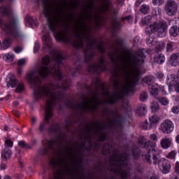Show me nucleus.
<instances>
[{"label": "nucleus", "mask_w": 179, "mask_h": 179, "mask_svg": "<svg viewBox=\"0 0 179 179\" xmlns=\"http://www.w3.org/2000/svg\"><path fill=\"white\" fill-rule=\"evenodd\" d=\"M145 61V56L140 53L136 57L128 55H122L120 57V62L122 65V70L126 75V80L123 84L115 81L113 84L114 89L120 90L118 94L112 96L107 101L109 104H114L118 99H122L124 96H128L129 93L135 92V86L139 82L141 75V64Z\"/></svg>", "instance_id": "obj_2"}, {"label": "nucleus", "mask_w": 179, "mask_h": 179, "mask_svg": "<svg viewBox=\"0 0 179 179\" xmlns=\"http://www.w3.org/2000/svg\"><path fill=\"white\" fill-rule=\"evenodd\" d=\"M12 156V151L8 148H6L1 154V157L3 160H8L10 159V157Z\"/></svg>", "instance_id": "obj_20"}, {"label": "nucleus", "mask_w": 179, "mask_h": 179, "mask_svg": "<svg viewBox=\"0 0 179 179\" xmlns=\"http://www.w3.org/2000/svg\"><path fill=\"white\" fill-rule=\"evenodd\" d=\"M146 83L148 85V89L152 96H157L159 94V85L157 83H150V77H147L143 79V83Z\"/></svg>", "instance_id": "obj_13"}, {"label": "nucleus", "mask_w": 179, "mask_h": 179, "mask_svg": "<svg viewBox=\"0 0 179 179\" xmlns=\"http://www.w3.org/2000/svg\"><path fill=\"white\" fill-rule=\"evenodd\" d=\"M43 48L46 50H50L52 46V43L51 42V38H50V34H45L43 38Z\"/></svg>", "instance_id": "obj_15"}, {"label": "nucleus", "mask_w": 179, "mask_h": 179, "mask_svg": "<svg viewBox=\"0 0 179 179\" xmlns=\"http://www.w3.org/2000/svg\"><path fill=\"white\" fill-rule=\"evenodd\" d=\"M164 10L168 16H176L178 10V4L174 0H168L165 3Z\"/></svg>", "instance_id": "obj_8"}, {"label": "nucleus", "mask_w": 179, "mask_h": 179, "mask_svg": "<svg viewBox=\"0 0 179 179\" xmlns=\"http://www.w3.org/2000/svg\"><path fill=\"white\" fill-rule=\"evenodd\" d=\"M18 146H20V148H27V145L24 141H19Z\"/></svg>", "instance_id": "obj_44"}, {"label": "nucleus", "mask_w": 179, "mask_h": 179, "mask_svg": "<svg viewBox=\"0 0 179 179\" xmlns=\"http://www.w3.org/2000/svg\"><path fill=\"white\" fill-rule=\"evenodd\" d=\"M23 72V70L22 69H19L17 71V75H22V73Z\"/></svg>", "instance_id": "obj_52"}, {"label": "nucleus", "mask_w": 179, "mask_h": 179, "mask_svg": "<svg viewBox=\"0 0 179 179\" xmlns=\"http://www.w3.org/2000/svg\"><path fill=\"white\" fill-rule=\"evenodd\" d=\"M172 99H173V100H175L176 101H177V99H176V96H172Z\"/></svg>", "instance_id": "obj_59"}, {"label": "nucleus", "mask_w": 179, "mask_h": 179, "mask_svg": "<svg viewBox=\"0 0 179 179\" xmlns=\"http://www.w3.org/2000/svg\"><path fill=\"white\" fill-rule=\"evenodd\" d=\"M176 142L179 143V134L176 137Z\"/></svg>", "instance_id": "obj_56"}, {"label": "nucleus", "mask_w": 179, "mask_h": 179, "mask_svg": "<svg viewBox=\"0 0 179 179\" xmlns=\"http://www.w3.org/2000/svg\"><path fill=\"white\" fill-rule=\"evenodd\" d=\"M160 110V106L157 102H152L150 103V110L152 113H157Z\"/></svg>", "instance_id": "obj_28"}, {"label": "nucleus", "mask_w": 179, "mask_h": 179, "mask_svg": "<svg viewBox=\"0 0 179 179\" xmlns=\"http://www.w3.org/2000/svg\"><path fill=\"white\" fill-rule=\"evenodd\" d=\"M24 22L26 26L30 27L32 29H36V27H37V23L36 22V20H34V19L30 15H27L25 17Z\"/></svg>", "instance_id": "obj_17"}, {"label": "nucleus", "mask_w": 179, "mask_h": 179, "mask_svg": "<svg viewBox=\"0 0 179 179\" xmlns=\"http://www.w3.org/2000/svg\"><path fill=\"white\" fill-rule=\"evenodd\" d=\"M4 130H5V131H8V126H5V127H4Z\"/></svg>", "instance_id": "obj_61"}, {"label": "nucleus", "mask_w": 179, "mask_h": 179, "mask_svg": "<svg viewBox=\"0 0 179 179\" xmlns=\"http://www.w3.org/2000/svg\"><path fill=\"white\" fill-rule=\"evenodd\" d=\"M16 113H17V117H18V115H20L19 112H16Z\"/></svg>", "instance_id": "obj_63"}, {"label": "nucleus", "mask_w": 179, "mask_h": 179, "mask_svg": "<svg viewBox=\"0 0 179 179\" xmlns=\"http://www.w3.org/2000/svg\"><path fill=\"white\" fill-rule=\"evenodd\" d=\"M174 50V43L169 42L166 46V51H173Z\"/></svg>", "instance_id": "obj_37"}, {"label": "nucleus", "mask_w": 179, "mask_h": 179, "mask_svg": "<svg viewBox=\"0 0 179 179\" xmlns=\"http://www.w3.org/2000/svg\"><path fill=\"white\" fill-rule=\"evenodd\" d=\"M152 21V16L150 15H148L145 16V17H143L141 20V23L142 24L145 25V24H149V23H150V22Z\"/></svg>", "instance_id": "obj_32"}, {"label": "nucleus", "mask_w": 179, "mask_h": 179, "mask_svg": "<svg viewBox=\"0 0 179 179\" xmlns=\"http://www.w3.org/2000/svg\"><path fill=\"white\" fill-rule=\"evenodd\" d=\"M159 90H161L162 94H167V93H166V91H164V87H159Z\"/></svg>", "instance_id": "obj_50"}, {"label": "nucleus", "mask_w": 179, "mask_h": 179, "mask_svg": "<svg viewBox=\"0 0 179 179\" xmlns=\"http://www.w3.org/2000/svg\"><path fill=\"white\" fill-rule=\"evenodd\" d=\"M171 112L173 113V114H178V113H179V106L172 107Z\"/></svg>", "instance_id": "obj_42"}, {"label": "nucleus", "mask_w": 179, "mask_h": 179, "mask_svg": "<svg viewBox=\"0 0 179 179\" xmlns=\"http://www.w3.org/2000/svg\"><path fill=\"white\" fill-rule=\"evenodd\" d=\"M26 62H27V59H20L17 62L18 66H24L26 65Z\"/></svg>", "instance_id": "obj_36"}, {"label": "nucleus", "mask_w": 179, "mask_h": 179, "mask_svg": "<svg viewBox=\"0 0 179 179\" xmlns=\"http://www.w3.org/2000/svg\"><path fill=\"white\" fill-rule=\"evenodd\" d=\"M159 122H160V117L157 115H152L149 117V122L145 121L142 124V127L143 129H152V128L156 127Z\"/></svg>", "instance_id": "obj_11"}, {"label": "nucleus", "mask_w": 179, "mask_h": 179, "mask_svg": "<svg viewBox=\"0 0 179 179\" xmlns=\"http://www.w3.org/2000/svg\"><path fill=\"white\" fill-rule=\"evenodd\" d=\"M3 59L6 62H12L13 59H15V55L13 53H6L3 57Z\"/></svg>", "instance_id": "obj_27"}, {"label": "nucleus", "mask_w": 179, "mask_h": 179, "mask_svg": "<svg viewBox=\"0 0 179 179\" xmlns=\"http://www.w3.org/2000/svg\"><path fill=\"white\" fill-rule=\"evenodd\" d=\"M173 89H174V91L176 92V93H179V80L175 85V86L173 87Z\"/></svg>", "instance_id": "obj_45"}, {"label": "nucleus", "mask_w": 179, "mask_h": 179, "mask_svg": "<svg viewBox=\"0 0 179 179\" xmlns=\"http://www.w3.org/2000/svg\"><path fill=\"white\" fill-rule=\"evenodd\" d=\"M154 6H162L164 3V0H152Z\"/></svg>", "instance_id": "obj_34"}, {"label": "nucleus", "mask_w": 179, "mask_h": 179, "mask_svg": "<svg viewBox=\"0 0 179 179\" xmlns=\"http://www.w3.org/2000/svg\"><path fill=\"white\" fill-rule=\"evenodd\" d=\"M154 161V164H158L160 170L162 171L164 174H167L168 173H170V170L171 169V165L170 164V162L169 160L162 158L160 160H159L158 158Z\"/></svg>", "instance_id": "obj_9"}, {"label": "nucleus", "mask_w": 179, "mask_h": 179, "mask_svg": "<svg viewBox=\"0 0 179 179\" xmlns=\"http://www.w3.org/2000/svg\"><path fill=\"white\" fill-rule=\"evenodd\" d=\"M64 57H55V66H48L50 57H43L42 64L36 69L27 73L26 79L34 90L36 100L46 98L45 119L40 124L39 130L43 131L52 126V107L58 101L59 96L57 91L59 89L66 90L69 87L65 77L59 71V65Z\"/></svg>", "instance_id": "obj_1"}, {"label": "nucleus", "mask_w": 179, "mask_h": 179, "mask_svg": "<svg viewBox=\"0 0 179 179\" xmlns=\"http://www.w3.org/2000/svg\"><path fill=\"white\" fill-rule=\"evenodd\" d=\"M117 163L120 167H125V166H127V163H128V158H127L125 155L120 157L118 158Z\"/></svg>", "instance_id": "obj_21"}, {"label": "nucleus", "mask_w": 179, "mask_h": 179, "mask_svg": "<svg viewBox=\"0 0 179 179\" xmlns=\"http://www.w3.org/2000/svg\"><path fill=\"white\" fill-rule=\"evenodd\" d=\"M6 82L7 83L8 87H12L13 89H15L16 93H20V92H23L24 90V85L22 83H20L15 75L13 73H9L6 76Z\"/></svg>", "instance_id": "obj_7"}, {"label": "nucleus", "mask_w": 179, "mask_h": 179, "mask_svg": "<svg viewBox=\"0 0 179 179\" xmlns=\"http://www.w3.org/2000/svg\"><path fill=\"white\" fill-rule=\"evenodd\" d=\"M173 177L172 178L174 179H179V162H176L175 164V173L173 174Z\"/></svg>", "instance_id": "obj_30"}, {"label": "nucleus", "mask_w": 179, "mask_h": 179, "mask_svg": "<svg viewBox=\"0 0 179 179\" xmlns=\"http://www.w3.org/2000/svg\"><path fill=\"white\" fill-rule=\"evenodd\" d=\"M101 1L104 3V5L102 6V8L101 9V11L107 12V10H110V4L107 3L108 0H101Z\"/></svg>", "instance_id": "obj_31"}, {"label": "nucleus", "mask_w": 179, "mask_h": 179, "mask_svg": "<svg viewBox=\"0 0 179 179\" xmlns=\"http://www.w3.org/2000/svg\"><path fill=\"white\" fill-rule=\"evenodd\" d=\"M169 64L172 66H178L179 65V54H173L171 56Z\"/></svg>", "instance_id": "obj_19"}, {"label": "nucleus", "mask_w": 179, "mask_h": 179, "mask_svg": "<svg viewBox=\"0 0 179 179\" xmlns=\"http://www.w3.org/2000/svg\"><path fill=\"white\" fill-rule=\"evenodd\" d=\"M39 49H40V43L38 41H35L34 47V53L36 54V52H38Z\"/></svg>", "instance_id": "obj_40"}, {"label": "nucleus", "mask_w": 179, "mask_h": 179, "mask_svg": "<svg viewBox=\"0 0 179 179\" xmlns=\"http://www.w3.org/2000/svg\"><path fill=\"white\" fill-rule=\"evenodd\" d=\"M10 15H12V12L8 7H0V16H10ZM0 27L6 34L11 36L15 40H20L23 37V34L19 30V20L15 17H13L10 24H3L0 17Z\"/></svg>", "instance_id": "obj_4"}, {"label": "nucleus", "mask_w": 179, "mask_h": 179, "mask_svg": "<svg viewBox=\"0 0 179 179\" xmlns=\"http://www.w3.org/2000/svg\"><path fill=\"white\" fill-rule=\"evenodd\" d=\"M47 153H48V149L45 148V149L43 150V155H47Z\"/></svg>", "instance_id": "obj_55"}, {"label": "nucleus", "mask_w": 179, "mask_h": 179, "mask_svg": "<svg viewBox=\"0 0 179 179\" xmlns=\"http://www.w3.org/2000/svg\"><path fill=\"white\" fill-rule=\"evenodd\" d=\"M84 43H83V38L82 36H79L77 41L73 43V46L76 48H83Z\"/></svg>", "instance_id": "obj_24"}, {"label": "nucleus", "mask_w": 179, "mask_h": 179, "mask_svg": "<svg viewBox=\"0 0 179 179\" xmlns=\"http://www.w3.org/2000/svg\"><path fill=\"white\" fill-rule=\"evenodd\" d=\"M177 153L175 151H171L167 155L168 159H176Z\"/></svg>", "instance_id": "obj_41"}, {"label": "nucleus", "mask_w": 179, "mask_h": 179, "mask_svg": "<svg viewBox=\"0 0 179 179\" xmlns=\"http://www.w3.org/2000/svg\"><path fill=\"white\" fill-rule=\"evenodd\" d=\"M158 100L162 106H169V101L167 98L162 97L159 98Z\"/></svg>", "instance_id": "obj_33"}, {"label": "nucleus", "mask_w": 179, "mask_h": 179, "mask_svg": "<svg viewBox=\"0 0 179 179\" xmlns=\"http://www.w3.org/2000/svg\"><path fill=\"white\" fill-rule=\"evenodd\" d=\"M147 43L148 44H152V45H153V44H155V39H153L152 38H148L147 39Z\"/></svg>", "instance_id": "obj_46"}, {"label": "nucleus", "mask_w": 179, "mask_h": 179, "mask_svg": "<svg viewBox=\"0 0 179 179\" xmlns=\"http://www.w3.org/2000/svg\"><path fill=\"white\" fill-rule=\"evenodd\" d=\"M3 50V46H2L1 41H0V50Z\"/></svg>", "instance_id": "obj_58"}, {"label": "nucleus", "mask_w": 179, "mask_h": 179, "mask_svg": "<svg viewBox=\"0 0 179 179\" xmlns=\"http://www.w3.org/2000/svg\"><path fill=\"white\" fill-rule=\"evenodd\" d=\"M2 2H3V0H0V3H2Z\"/></svg>", "instance_id": "obj_64"}, {"label": "nucleus", "mask_w": 179, "mask_h": 179, "mask_svg": "<svg viewBox=\"0 0 179 179\" xmlns=\"http://www.w3.org/2000/svg\"><path fill=\"white\" fill-rule=\"evenodd\" d=\"M3 179H11L10 176H6Z\"/></svg>", "instance_id": "obj_60"}, {"label": "nucleus", "mask_w": 179, "mask_h": 179, "mask_svg": "<svg viewBox=\"0 0 179 179\" xmlns=\"http://www.w3.org/2000/svg\"><path fill=\"white\" fill-rule=\"evenodd\" d=\"M154 61L157 64H163L166 61V57H164V55L163 54H157L154 57Z\"/></svg>", "instance_id": "obj_22"}, {"label": "nucleus", "mask_w": 179, "mask_h": 179, "mask_svg": "<svg viewBox=\"0 0 179 179\" xmlns=\"http://www.w3.org/2000/svg\"><path fill=\"white\" fill-rule=\"evenodd\" d=\"M173 139L171 138L164 137L160 141L161 148L162 149H169L171 146Z\"/></svg>", "instance_id": "obj_16"}, {"label": "nucleus", "mask_w": 179, "mask_h": 179, "mask_svg": "<svg viewBox=\"0 0 179 179\" xmlns=\"http://www.w3.org/2000/svg\"><path fill=\"white\" fill-rule=\"evenodd\" d=\"M169 34L171 37H177L179 34V29L177 26H172L169 29Z\"/></svg>", "instance_id": "obj_23"}, {"label": "nucleus", "mask_w": 179, "mask_h": 179, "mask_svg": "<svg viewBox=\"0 0 179 179\" xmlns=\"http://www.w3.org/2000/svg\"><path fill=\"white\" fill-rule=\"evenodd\" d=\"M179 78L178 76L176 74H169L166 79V83L169 87V93L173 92V87L178 83Z\"/></svg>", "instance_id": "obj_12"}, {"label": "nucleus", "mask_w": 179, "mask_h": 179, "mask_svg": "<svg viewBox=\"0 0 179 179\" xmlns=\"http://www.w3.org/2000/svg\"><path fill=\"white\" fill-rule=\"evenodd\" d=\"M36 121H37V118L36 117H32V119H31L32 124H36Z\"/></svg>", "instance_id": "obj_53"}, {"label": "nucleus", "mask_w": 179, "mask_h": 179, "mask_svg": "<svg viewBox=\"0 0 179 179\" xmlns=\"http://www.w3.org/2000/svg\"><path fill=\"white\" fill-rule=\"evenodd\" d=\"M52 145H54V141H50V142L48 144V149H52Z\"/></svg>", "instance_id": "obj_49"}, {"label": "nucleus", "mask_w": 179, "mask_h": 179, "mask_svg": "<svg viewBox=\"0 0 179 179\" xmlns=\"http://www.w3.org/2000/svg\"><path fill=\"white\" fill-rule=\"evenodd\" d=\"M127 177H128V173H123L122 174V178H123V179H127Z\"/></svg>", "instance_id": "obj_51"}, {"label": "nucleus", "mask_w": 179, "mask_h": 179, "mask_svg": "<svg viewBox=\"0 0 179 179\" xmlns=\"http://www.w3.org/2000/svg\"><path fill=\"white\" fill-rule=\"evenodd\" d=\"M167 23L166 22H156L145 29L146 34H155L157 37H166Z\"/></svg>", "instance_id": "obj_6"}, {"label": "nucleus", "mask_w": 179, "mask_h": 179, "mask_svg": "<svg viewBox=\"0 0 179 179\" xmlns=\"http://www.w3.org/2000/svg\"><path fill=\"white\" fill-rule=\"evenodd\" d=\"M43 14L48 20V27L52 32L55 38L57 41L69 43V37L66 32L61 28L59 18L54 13L51 6H45Z\"/></svg>", "instance_id": "obj_3"}, {"label": "nucleus", "mask_w": 179, "mask_h": 179, "mask_svg": "<svg viewBox=\"0 0 179 179\" xmlns=\"http://www.w3.org/2000/svg\"><path fill=\"white\" fill-rule=\"evenodd\" d=\"M140 12L144 15H146L150 12V7L148 5L143 4L141 6Z\"/></svg>", "instance_id": "obj_29"}, {"label": "nucleus", "mask_w": 179, "mask_h": 179, "mask_svg": "<svg viewBox=\"0 0 179 179\" xmlns=\"http://www.w3.org/2000/svg\"><path fill=\"white\" fill-rule=\"evenodd\" d=\"M140 100L141 101H146L148 100V93L147 92H143L140 95Z\"/></svg>", "instance_id": "obj_38"}, {"label": "nucleus", "mask_w": 179, "mask_h": 179, "mask_svg": "<svg viewBox=\"0 0 179 179\" xmlns=\"http://www.w3.org/2000/svg\"><path fill=\"white\" fill-rule=\"evenodd\" d=\"M136 113L139 117H143V115H145L146 113H148V111L146 110V105H138L136 110Z\"/></svg>", "instance_id": "obj_18"}, {"label": "nucleus", "mask_w": 179, "mask_h": 179, "mask_svg": "<svg viewBox=\"0 0 179 179\" xmlns=\"http://www.w3.org/2000/svg\"><path fill=\"white\" fill-rule=\"evenodd\" d=\"M62 162V159H57L54 158L52 160H50V164H52V166H57V164H58L59 163H61Z\"/></svg>", "instance_id": "obj_39"}, {"label": "nucleus", "mask_w": 179, "mask_h": 179, "mask_svg": "<svg viewBox=\"0 0 179 179\" xmlns=\"http://www.w3.org/2000/svg\"><path fill=\"white\" fill-rule=\"evenodd\" d=\"M150 179H158V178H157V177H156V176H153V177H152Z\"/></svg>", "instance_id": "obj_62"}, {"label": "nucleus", "mask_w": 179, "mask_h": 179, "mask_svg": "<svg viewBox=\"0 0 179 179\" xmlns=\"http://www.w3.org/2000/svg\"><path fill=\"white\" fill-rule=\"evenodd\" d=\"M14 51L15 54H20L23 51V48L17 46L14 48Z\"/></svg>", "instance_id": "obj_43"}, {"label": "nucleus", "mask_w": 179, "mask_h": 179, "mask_svg": "<svg viewBox=\"0 0 179 179\" xmlns=\"http://www.w3.org/2000/svg\"><path fill=\"white\" fill-rule=\"evenodd\" d=\"M90 72H101L103 71H106V64H104V59L101 58L99 64H93L90 66Z\"/></svg>", "instance_id": "obj_14"}, {"label": "nucleus", "mask_w": 179, "mask_h": 179, "mask_svg": "<svg viewBox=\"0 0 179 179\" xmlns=\"http://www.w3.org/2000/svg\"><path fill=\"white\" fill-rule=\"evenodd\" d=\"M157 78H158V79H163V78H164V74H163L162 72H158L157 73Z\"/></svg>", "instance_id": "obj_47"}, {"label": "nucleus", "mask_w": 179, "mask_h": 179, "mask_svg": "<svg viewBox=\"0 0 179 179\" xmlns=\"http://www.w3.org/2000/svg\"><path fill=\"white\" fill-rule=\"evenodd\" d=\"M149 138L150 141H152V142H146V138L143 136L139 138L138 142L140 145L145 148L148 152L147 154L144 153L143 155V157H144V159H145L148 163L152 164V160H157V159L159 158V155L156 153V151L157 150L156 142L159 141V138L155 134H150Z\"/></svg>", "instance_id": "obj_5"}, {"label": "nucleus", "mask_w": 179, "mask_h": 179, "mask_svg": "<svg viewBox=\"0 0 179 179\" xmlns=\"http://www.w3.org/2000/svg\"><path fill=\"white\" fill-rule=\"evenodd\" d=\"M5 147L6 148H13V141L9 138H6L5 141Z\"/></svg>", "instance_id": "obj_35"}, {"label": "nucleus", "mask_w": 179, "mask_h": 179, "mask_svg": "<svg viewBox=\"0 0 179 179\" xmlns=\"http://www.w3.org/2000/svg\"><path fill=\"white\" fill-rule=\"evenodd\" d=\"M12 44V39L10 38H6L3 42V50H8Z\"/></svg>", "instance_id": "obj_26"}, {"label": "nucleus", "mask_w": 179, "mask_h": 179, "mask_svg": "<svg viewBox=\"0 0 179 179\" xmlns=\"http://www.w3.org/2000/svg\"><path fill=\"white\" fill-rule=\"evenodd\" d=\"M165 45H166L164 43L161 42L159 45L157 46V50H159V51L162 50L163 48H164Z\"/></svg>", "instance_id": "obj_48"}, {"label": "nucleus", "mask_w": 179, "mask_h": 179, "mask_svg": "<svg viewBox=\"0 0 179 179\" xmlns=\"http://www.w3.org/2000/svg\"><path fill=\"white\" fill-rule=\"evenodd\" d=\"M126 19L127 20H131V19H132V17L131 16H128V17H126Z\"/></svg>", "instance_id": "obj_57"}, {"label": "nucleus", "mask_w": 179, "mask_h": 179, "mask_svg": "<svg viewBox=\"0 0 179 179\" xmlns=\"http://www.w3.org/2000/svg\"><path fill=\"white\" fill-rule=\"evenodd\" d=\"M159 131H161L162 134H171V132L174 131V123L171 120H164L160 124Z\"/></svg>", "instance_id": "obj_10"}, {"label": "nucleus", "mask_w": 179, "mask_h": 179, "mask_svg": "<svg viewBox=\"0 0 179 179\" xmlns=\"http://www.w3.org/2000/svg\"><path fill=\"white\" fill-rule=\"evenodd\" d=\"M96 101H93L92 99H87L83 104V107L85 108V110H88V108H92V104H94Z\"/></svg>", "instance_id": "obj_25"}, {"label": "nucleus", "mask_w": 179, "mask_h": 179, "mask_svg": "<svg viewBox=\"0 0 179 179\" xmlns=\"http://www.w3.org/2000/svg\"><path fill=\"white\" fill-rule=\"evenodd\" d=\"M142 2H143V0H141V2L136 1V5L137 6H139V5H141V4L142 3Z\"/></svg>", "instance_id": "obj_54"}]
</instances>
